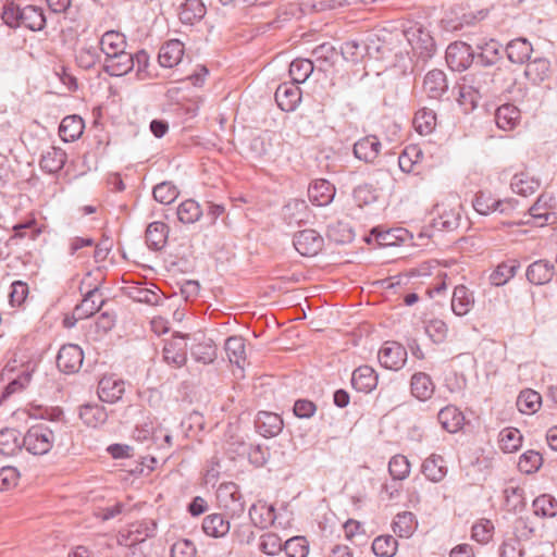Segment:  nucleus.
Wrapping results in <instances>:
<instances>
[{"instance_id":"nucleus-18","label":"nucleus","mask_w":557,"mask_h":557,"mask_svg":"<svg viewBox=\"0 0 557 557\" xmlns=\"http://www.w3.org/2000/svg\"><path fill=\"white\" fill-rule=\"evenodd\" d=\"M257 431L264 437L277 435L283 428V420L273 412L261 411L255 421Z\"/></svg>"},{"instance_id":"nucleus-36","label":"nucleus","mask_w":557,"mask_h":557,"mask_svg":"<svg viewBox=\"0 0 557 557\" xmlns=\"http://www.w3.org/2000/svg\"><path fill=\"white\" fill-rule=\"evenodd\" d=\"M22 446L23 443L17 430L4 429L0 431V454L13 456L21 450Z\"/></svg>"},{"instance_id":"nucleus-20","label":"nucleus","mask_w":557,"mask_h":557,"mask_svg":"<svg viewBox=\"0 0 557 557\" xmlns=\"http://www.w3.org/2000/svg\"><path fill=\"white\" fill-rule=\"evenodd\" d=\"M308 196L317 206L329 205L335 196V187L326 180H317L310 184Z\"/></svg>"},{"instance_id":"nucleus-10","label":"nucleus","mask_w":557,"mask_h":557,"mask_svg":"<svg viewBox=\"0 0 557 557\" xmlns=\"http://www.w3.org/2000/svg\"><path fill=\"white\" fill-rule=\"evenodd\" d=\"M300 100L301 90L294 82L281 84L275 91V101L283 111H294Z\"/></svg>"},{"instance_id":"nucleus-63","label":"nucleus","mask_w":557,"mask_h":557,"mask_svg":"<svg viewBox=\"0 0 557 557\" xmlns=\"http://www.w3.org/2000/svg\"><path fill=\"white\" fill-rule=\"evenodd\" d=\"M195 544L189 540H178L171 547V557H195Z\"/></svg>"},{"instance_id":"nucleus-48","label":"nucleus","mask_w":557,"mask_h":557,"mask_svg":"<svg viewBox=\"0 0 557 557\" xmlns=\"http://www.w3.org/2000/svg\"><path fill=\"white\" fill-rule=\"evenodd\" d=\"M398 543L392 535H380L372 543V550L377 557H394Z\"/></svg>"},{"instance_id":"nucleus-27","label":"nucleus","mask_w":557,"mask_h":557,"mask_svg":"<svg viewBox=\"0 0 557 557\" xmlns=\"http://www.w3.org/2000/svg\"><path fill=\"white\" fill-rule=\"evenodd\" d=\"M84 127L85 124L81 116L69 115L61 121L59 134L65 143H72L82 136Z\"/></svg>"},{"instance_id":"nucleus-16","label":"nucleus","mask_w":557,"mask_h":557,"mask_svg":"<svg viewBox=\"0 0 557 557\" xmlns=\"http://www.w3.org/2000/svg\"><path fill=\"white\" fill-rule=\"evenodd\" d=\"M555 274V267L547 260H537L527 269V278L534 285H544L550 282Z\"/></svg>"},{"instance_id":"nucleus-26","label":"nucleus","mask_w":557,"mask_h":557,"mask_svg":"<svg viewBox=\"0 0 557 557\" xmlns=\"http://www.w3.org/2000/svg\"><path fill=\"white\" fill-rule=\"evenodd\" d=\"M169 227L163 222H152L147 226L146 230V244L147 246L156 251L161 250L168 240Z\"/></svg>"},{"instance_id":"nucleus-9","label":"nucleus","mask_w":557,"mask_h":557,"mask_svg":"<svg viewBox=\"0 0 557 557\" xmlns=\"http://www.w3.org/2000/svg\"><path fill=\"white\" fill-rule=\"evenodd\" d=\"M125 392V382L113 375L103 376L98 383V396L101 401L116 403Z\"/></svg>"},{"instance_id":"nucleus-51","label":"nucleus","mask_w":557,"mask_h":557,"mask_svg":"<svg viewBox=\"0 0 557 557\" xmlns=\"http://www.w3.org/2000/svg\"><path fill=\"white\" fill-rule=\"evenodd\" d=\"M388 472L394 480L403 481L410 474V462L404 455H395L388 462Z\"/></svg>"},{"instance_id":"nucleus-54","label":"nucleus","mask_w":557,"mask_h":557,"mask_svg":"<svg viewBox=\"0 0 557 557\" xmlns=\"http://www.w3.org/2000/svg\"><path fill=\"white\" fill-rule=\"evenodd\" d=\"M550 197L546 195H541L537 201L529 209L530 215L537 221L540 225H544V223L548 220L550 214V206L549 201Z\"/></svg>"},{"instance_id":"nucleus-55","label":"nucleus","mask_w":557,"mask_h":557,"mask_svg":"<svg viewBox=\"0 0 557 557\" xmlns=\"http://www.w3.org/2000/svg\"><path fill=\"white\" fill-rule=\"evenodd\" d=\"M284 550L287 557H307L309 545L304 536H294L284 544Z\"/></svg>"},{"instance_id":"nucleus-15","label":"nucleus","mask_w":557,"mask_h":557,"mask_svg":"<svg viewBox=\"0 0 557 557\" xmlns=\"http://www.w3.org/2000/svg\"><path fill=\"white\" fill-rule=\"evenodd\" d=\"M423 89L429 98L441 99L448 89L445 73L441 70L430 71L424 77Z\"/></svg>"},{"instance_id":"nucleus-52","label":"nucleus","mask_w":557,"mask_h":557,"mask_svg":"<svg viewBox=\"0 0 557 557\" xmlns=\"http://www.w3.org/2000/svg\"><path fill=\"white\" fill-rule=\"evenodd\" d=\"M152 195L156 201L170 205L177 198L178 189L171 182H162L153 187Z\"/></svg>"},{"instance_id":"nucleus-22","label":"nucleus","mask_w":557,"mask_h":557,"mask_svg":"<svg viewBox=\"0 0 557 557\" xmlns=\"http://www.w3.org/2000/svg\"><path fill=\"white\" fill-rule=\"evenodd\" d=\"M410 389L413 397L421 401H425L434 394L435 384L429 374L424 372H417L411 376Z\"/></svg>"},{"instance_id":"nucleus-50","label":"nucleus","mask_w":557,"mask_h":557,"mask_svg":"<svg viewBox=\"0 0 557 557\" xmlns=\"http://www.w3.org/2000/svg\"><path fill=\"white\" fill-rule=\"evenodd\" d=\"M540 186L539 181L530 178L527 174H516L511 181V188L515 193L521 196H529L534 194Z\"/></svg>"},{"instance_id":"nucleus-2","label":"nucleus","mask_w":557,"mask_h":557,"mask_svg":"<svg viewBox=\"0 0 557 557\" xmlns=\"http://www.w3.org/2000/svg\"><path fill=\"white\" fill-rule=\"evenodd\" d=\"M54 434L47 424L33 425L22 438L23 446L33 455H45L53 446Z\"/></svg>"},{"instance_id":"nucleus-3","label":"nucleus","mask_w":557,"mask_h":557,"mask_svg":"<svg viewBox=\"0 0 557 557\" xmlns=\"http://www.w3.org/2000/svg\"><path fill=\"white\" fill-rule=\"evenodd\" d=\"M157 523L154 520H143L132 523L126 531L117 535L119 545L134 546L156 535Z\"/></svg>"},{"instance_id":"nucleus-45","label":"nucleus","mask_w":557,"mask_h":557,"mask_svg":"<svg viewBox=\"0 0 557 557\" xmlns=\"http://www.w3.org/2000/svg\"><path fill=\"white\" fill-rule=\"evenodd\" d=\"M536 516L543 518H553L557 515V500L548 494L537 496L532 504Z\"/></svg>"},{"instance_id":"nucleus-42","label":"nucleus","mask_w":557,"mask_h":557,"mask_svg":"<svg viewBox=\"0 0 557 557\" xmlns=\"http://www.w3.org/2000/svg\"><path fill=\"white\" fill-rule=\"evenodd\" d=\"M542 397L533 389L520 392L517 398V407L521 413H534L541 407Z\"/></svg>"},{"instance_id":"nucleus-28","label":"nucleus","mask_w":557,"mask_h":557,"mask_svg":"<svg viewBox=\"0 0 557 557\" xmlns=\"http://www.w3.org/2000/svg\"><path fill=\"white\" fill-rule=\"evenodd\" d=\"M422 473L424 476L434 482H441L447 474L444 458L440 455L432 454L422 463Z\"/></svg>"},{"instance_id":"nucleus-49","label":"nucleus","mask_w":557,"mask_h":557,"mask_svg":"<svg viewBox=\"0 0 557 557\" xmlns=\"http://www.w3.org/2000/svg\"><path fill=\"white\" fill-rule=\"evenodd\" d=\"M22 16L23 7L15 3L14 1L7 0L1 13L3 23L10 28H18L21 27Z\"/></svg>"},{"instance_id":"nucleus-23","label":"nucleus","mask_w":557,"mask_h":557,"mask_svg":"<svg viewBox=\"0 0 557 557\" xmlns=\"http://www.w3.org/2000/svg\"><path fill=\"white\" fill-rule=\"evenodd\" d=\"M351 384L355 389L369 393L376 387L377 375L369 366H361L352 372Z\"/></svg>"},{"instance_id":"nucleus-43","label":"nucleus","mask_w":557,"mask_h":557,"mask_svg":"<svg viewBox=\"0 0 557 557\" xmlns=\"http://www.w3.org/2000/svg\"><path fill=\"white\" fill-rule=\"evenodd\" d=\"M312 55L318 63L317 69L325 71L326 66H332L337 57V51L330 42H323L312 50Z\"/></svg>"},{"instance_id":"nucleus-53","label":"nucleus","mask_w":557,"mask_h":557,"mask_svg":"<svg viewBox=\"0 0 557 557\" xmlns=\"http://www.w3.org/2000/svg\"><path fill=\"white\" fill-rule=\"evenodd\" d=\"M543 462L542 455L535 450H528L519 458L518 468L521 472L531 474L536 472Z\"/></svg>"},{"instance_id":"nucleus-25","label":"nucleus","mask_w":557,"mask_h":557,"mask_svg":"<svg viewBox=\"0 0 557 557\" xmlns=\"http://www.w3.org/2000/svg\"><path fill=\"white\" fill-rule=\"evenodd\" d=\"M442 428L449 433L458 432L465 424L463 413L455 406L442 408L437 414Z\"/></svg>"},{"instance_id":"nucleus-61","label":"nucleus","mask_w":557,"mask_h":557,"mask_svg":"<svg viewBox=\"0 0 557 557\" xmlns=\"http://www.w3.org/2000/svg\"><path fill=\"white\" fill-rule=\"evenodd\" d=\"M367 50L366 46H362L357 40H349L343 44L341 47V53L347 61L357 62L359 57L363 55V51Z\"/></svg>"},{"instance_id":"nucleus-40","label":"nucleus","mask_w":557,"mask_h":557,"mask_svg":"<svg viewBox=\"0 0 557 557\" xmlns=\"http://www.w3.org/2000/svg\"><path fill=\"white\" fill-rule=\"evenodd\" d=\"M520 117V111L510 103L504 104L496 110L495 122L502 129H512Z\"/></svg>"},{"instance_id":"nucleus-34","label":"nucleus","mask_w":557,"mask_h":557,"mask_svg":"<svg viewBox=\"0 0 557 557\" xmlns=\"http://www.w3.org/2000/svg\"><path fill=\"white\" fill-rule=\"evenodd\" d=\"M207 9L201 0H186L180 11V20L184 24L193 25L206 15Z\"/></svg>"},{"instance_id":"nucleus-21","label":"nucleus","mask_w":557,"mask_h":557,"mask_svg":"<svg viewBox=\"0 0 557 557\" xmlns=\"http://www.w3.org/2000/svg\"><path fill=\"white\" fill-rule=\"evenodd\" d=\"M474 305V295L467 286L457 285L451 297V310L456 315H466Z\"/></svg>"},{"instance_id":"nucleus-58","label":"nucleus","mask_w":557,"mask_h":557,"mask_svg":"<svg viewBox=\"0 0 557 557\" xmlns=\"http://www.w3.org/2000/svg\"><path fill=\"white\" fill-rule=\"evenodd\" d=\"M425 332L434 343H443L447 336V324L441 319L430 320L425 325Z\"/></svg>"},{"instance_id":"nucleus-24","label":"nucleus","mask_w":557,"mask_h":557,"mask_svg":"<svg viewBox=\"0 0 557 557\" xmlns=\"http://www.w3.org/2000/svg\"><path fill=\"white\" fill-rule=\"evenodd\" d=\"M224 350L228 361L243 371L246 363L245 339L240 336L228 337L225 341Z\"/></svg>"},{"instance_id":"nucleus-60","label":"nucleus","mask_w":557,"mask_h":557,"mask_svg":"<svg viewBox=\"0 0 557 557\" xmlns=\"http://www.w3.org/2000/svg\"><path fill=\"white\" fill-rule=\"evenodd\" d=\"M98 59V51L94 47L81 48L76 54V62L84 70L94 67Z\"/></svg>"},{"instance_id":"nucleus-1","label":"nucleus","mask_w":557,"mask_h":557,"mask_svg":"<svg viewBox=\"0 0 557 557\" xmlns=\"http://www.w3.org/2000/svg\"><path fill=\"white\" fill-rule=\"evenodd\" d=\"M488 74L484 72L465 75L458 84V102L467 110L474 109L479 99L488 92Z\"/></svg>"},{"instance_id":"nucleus-7","label":"nucleus","mask_w":557,"mask_h":557,"mask_svg":"<svg viewBox=\"0 0 557 557\" xmlns=\"http://www.w3.org/2000/svg\"><path fill=\"white\" fill-rule=\"evenodd\" d=\"M323 237L314 230H304L294 236V247L307 257L315 256L323 247Z\"/></svg>"},{"instance_id":"nucleus-35","label":"nucleus","mask_w":557,"mask_h":557,"mask_svg":"<svg viewBox=\"0 0 557 557\" xmlns=\"http://www.w3.org/2000/svg\"><path fill=\"white\" fill-rule=\"evenodd\" d=\"M533 49L531 44L523 38H518L510 41L507 46L506 52L508 59L512 63L522 64L531 57Z\"/></svg>"},{"instance_id":"nucleus-46","label":"nucleus","mask_w":557,"mask_h":557,"mask_svg":"<svg viewBox=\"0 0 557 557\" xmlns=\"http://www.w3.org/2000/svg\"><path fill=\"white\" fill-rule=\"evenodd\" d=\"M522 444V435L518 429L506 428L499 433V446L504 453H515Z\"/></svg>"},{"instance_id":"nucleus-19","label":"nucleus","mask_w":557,"mask_h":557,"mask_svg":"<svg viewBox=\"0 0 557 557\" xmlns=\"http://www.w3.org/2000/svg\"><path fill=\"white\" fill-rule=\"evenodd\" d=\"M134 67L133 54L126 51L106 58L103 70L110 76H123Z\"/></svg>"},{"instance_id":"nucleus-37","label":"nucleus","mask_w":557,"mask_h":557,"mask_svg":"<svg viewBox=\"0 0 557 557\" xmlns=\"http://www.w3.org/2000/svg\"><path fill=\"white\" fill-rule=\"evenodd\" d=\"M518 268L519 263L517 260L499 263L490 274L491 284L494 286L505 285L516 275Z\"/></svg>"},{"instance_id":"nucleus-56","label":"nucleus","mask_w":557,"mask_h":557,"mask_svg":"<svg viewBox=\"0 0 557 557\" xmlns=\"http://www.w3.org/2000/svg\"><path fill=\"white\" fill-rule=\"evenodd\" d=\"M259 548L269 556H275L284 546H282L281 537L275 533H265L260 539Z\"/></svg>"},{"instance_id":"nucleus-57","label":"nucleus","mask_w":557,"mask_h":557,"mask_svg":"<svg viewBox=\"0 0 557 557\" xmlns=\"http://www.w3.org/2000/svg\"><path fill=\"white\" fill-rule=\"evenodd\" d=\"M549 70V62L545 59H536L530 62L525 69V75L533 82H542Z\"/></svg>"},{"instance_id":"nucleus-33","label":"nucleus","mask_w":557,"mask_h":557,"mask_svg":"<svg viewBox=\"0 0 557 557\" xmlns=\"http://www.w3.org/2000/svg\"><path fill=\"white\" fill-rule=\"evenodd\" d=\"M66 162V153L58 147L49 148L40 159V168L47 173L59 172Z\"/></svg>"},{"instance_id":"nucleus-64","label":"nucleus","mask_w":557,"mask_h":557,"mask_svg":"<svg viewBox=\"0 0 557 557\" xmlns=\"http://www.w3.org/2000/svg\"><path fill=\"white\" fill-rule=\"evenodd\" d=\"M230 521L222 515H211V536L224 537L230 532Z\"/></svg>"},{"instance_id":"nucleus-11","label":"nucleus","mask_w":557,"mask_h":557,"mask_svg":"<svg viewBox=\"0 0 557 557\" xmlns=\"http://www.w3.org/2000/svg\"><path fill=\"white\" fill-rule=\"evenodd\" d=\"M14 371L15 367L11 363H8L2 371V376H7L10 380L4 388L2 398H8L15 393L22 392L32 380L33 370L28 368L23 369L15 377H11V373Z\"/></svg>"},{"instance_id":"nucleus-12","label":"nucleus","mask_w":557,"mask_h":557,"mask_svg":"<svg viewBox=\"0 0 557 557\" xmlns=\"http://www.w3.org/2000/svg\"><path fill=\"white\" fill-rule=\"evenodd\" d=\"M380 151L381 141L374 135H368L354 145V156L366 163L374 162Z\"/></svg>"},{"instance_id":"nucleus-62","label":"nucleus","mask_w":557,"mask_h":557,"mask_svg":"<svg viewBox=\"0 0 557 557\" xmlns=\"http://www.w3.org/2000/svg\"><path fill=\"white\" fill-rule=\"evenodd\" d=\"M28 285L23 281H15L11 284V292L9 295L10 304L12 307L21 306L28 295Z\"/></svg>"},{"instance_id":"nucleus-39","label":"nucleus","mask_w":557,"mask_h":557,"mask_svg":"<svg viewBox=\"0 0 557 557\" xmlns=\"http://www.w3.org/2000/svg\"><path fill=\"white\" fill-rule=\"evenodd\" d=\"M46 25V17L42 9L35 5L23 7V16L21 27H26L33 32L41 30Z\"/></svg>"},{"instance_id":"nucleus-14","label":"nucleus","mask_w":557,"mask_h":557,"mask_svg":"<svg viewBox=\"0 0 557 557\" xmlns=\"http://www.w3.org/2000/svg\"><path fill=\"white\" fill-rule=\"evenodd\" d=\"M183 55L184 45L178 39H172L161 46L158 61L162 67L171 69L181 62Z\"/></svg>"},{"instance_id":"nucleus-29","label":"nucleus","mask_w":557,"mask_h":557,"mask_svg":"<svg viewBox=\"0 0 557 557\" xmlns=\"http://www.w3.org/2000/svg\"><path fill=\"white\" fill-rule=\"evenodd\" d=\"M249 517L256 527L265 529L274 523L275 510L273 506L259 502L250 507Z\"/></svg>"},{"instance_id":"nucleus-13","label":"nucleus","mask_w":557,"mask_h":557,"mask_svg":"<svg viewBox=\"0 0 557 557\" xmlns=\"http://www.w3.org/2000/svg\"><path fill=\"white\" fill-rule=\"evenodd\" d=\"M103 302L99 288L96 286L88 290L82 302L75 307L74 315L78 320L87 319L99 311Z\"/></svg>"},{"instance_id":"nucleus-5","label":"nucleus","mask_w":557,"mask_h":557,"mask_svg":"<svg viewBox=\"0 0 557 557\" xmlns=\"http://www.w3.org/2000/svg\"><path fill=\"white\" fill-rule=\"evenodd\" d=\"M377 358L382 367L396 371L405 364L407 351L404 346L396 342H386L379 350Z\"/></svg>"},{"instance_id":"nucleus-32","label":"nucleus","mask_w":557,"mask_h":557,"mask_svg":"<svg viewBox=\"0 0 557 557\" xmlns=\"http://www.w3.org/2000/svg\"><path fill=\"white\" fill-rule=\"evenodd\" d=\"M100 46L106 58H109L124 52L126 48V40L124 35L119 32L110 30L102 35Z\"/></svg>"},{"instance_id":"nucleus-30","label":"nucleus","mask_w":557,"mask_h":557,"mask_svg":"<svg viewBox=\"0 0 557 557\" xmlns=\"http://www.w3.org/2000/svg\"><path fill=\"white\" fill-rule=\"evenodd\" d=\"M500 48L502 45L494 39H490L488 41L478 44V63H480L483 66H491L496 64L500 59Z\"/></svg>"},{"instance_id":"nucleus-47","label":"nucleus","mask_w":557,"mask_h":557,"mask_svg":"<svg viewBox=\"0 0 557 557\" xmlns=\"http://www.w3.org/2000/svg\"><path fill=\"white\" fill-rule=\"evenodd\" d=\"M435 210L438 214L434 221V225L442 230L453 231L458 227L460 214L454 210H446L444 205H436Z\"/></svg>"},{"instance_id":"nucleus-44","label":"nucleus","mask_w":557,"mask_h":557,"mask_svg":"<svg viewBox=\"0 0 557 557\" xmlns=\"http://www.w3.org/2000/svg\"><path fill=\"white\" fill-rule=\"evenodd\" d=\"M314 70L313 61L296 59L289 65V75L295 84L305 83Z\"/></svg>"},{"instance_id":"nucleus-4","label":"nucleus","mask_w":557,"mask_h":557,"mask_svg":"<svg viewBox=\"0 0 557 557\" xmlns=\"http://www.w3.org/2000/svg\"><path fill=\"white\" fill-rule=\"evenodd\" d=\"M445 58L453 71H465L474 61L475 53L470 45L455 41L447 47Z\"/></svg>"},{"instance_id":"nucleus-41","label":"nucleus","mask_w":557,"mask_h":557,"mask_svg":"<svg viewBox=\"0 0 557 557\" xmlns=\"http://www.w3.org/2000/svg\"><path fill=\"white\" fill-rule=\"evenodd\" d=\"M413 126L420 135H430L436 126V114L431 109H420L413 117Z\"/></svg>"},{"instance_id":"nucleus-6","label":"nucleus","mask_w":557,"mask_h":557,"mask_svg":"<svg viewBox=\"0 0 557 557\" xmlns=\"http://www.w3.org/2000/svg\"><path fill=\"white\" fill-rule=\"evenodd\" d=\"M84 360V352L78 345H63L57 357L58 368L65 373H76Z\"/></svg>"},{"instance_id":"nucleus-38","label":"nucleus","mask_w":557,"mask_h":557,"mask_svg":"<svg viewBox=\"0 0 557 557\" xmlns=\"http://www.w3.org/2000/svg\"><path fill=\"white\" fill-rule=\"evenodd\" d=\"M416 516L410 511H404L395 517L393 531L399 537H410L417 529Z\"/></svg>"},{"instance_id":"nucleus-8","label":"nucleus","mask_w":557,"mask_h":557,"mask_svg":"<svg viewBox=\"0 0 557 557\" xmlns=\"http://www.w3.org/2000/svg\"><path fill=\"white\" fill-rule=\"evenodd\" d=\"M515 201L509 200H495L491 194L480 191L476 194L472 206L474 210L482 215H487L493 211H499L500 213H508L515 208Z\"/></svg>"},{"instance_id":"nucleus-59","label":"nucleus","mask_w":557,"mask_h":557,"mask_svg":"<svg viewBox=\"0 0 557 557\" xmlns=\"http://www.w3.org/2000/svg\"><path fill=\"white\" fill-rule=\"evenodd\" d=\"M235 493L236 485L234 483L221 484L215 493L219 506L225 509L230 508V505L236 502Z\"/></svg>"},{"instance_id":"nucleus-31","label":"nucleus","mask_w":557,"mask_h":557,"mask_svg":"<svg viewBox=\"0 0 557 557\" xmlns=\"http://www.w3.org/2000/svg\"><path fill=\"white\" fill-rule=\"evenodd\" d=\"M79 418L87 426L97 428L107 421L108 413L101 405L86 404L79 408Z\"/></svg>"},{"instance_id":"nucleus-17","label":"nucleus","mask_w":557,"mask_h":557,"mask_svg":"<svg viewBox=\"0 0 557 557\" xmlns=\"http://www.w3.org/2000/svg\"><path fill=\"white\" fill-rule=\"evenodd\" d=\"M186 347L185 336H176L166 341L163 347L164 360L170 364L181 367L186 361Z\"/></svg>"}]
</instances>
